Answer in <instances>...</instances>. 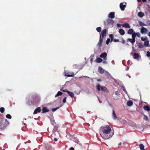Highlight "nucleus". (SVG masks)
<instances>
[{
  "label": "nucleus",
  "mask_w": 150,
  "mask_h": 150,
  "mask_svg": "<svg viewBox=\"0 0 150 150\" xmlns=\"http://www.w3.org/2000/svg\"><path fill=\"white\" fill-rule=\"evenodd\" d=\"M111 129L108 125L101 127L100 130V133L101 137L104 139H109L112 136L113 134H111Z\"/></svg>",
  "instance_id": "obj_1"
},
{
  "label": "nucleus",
  "mask_w": 150,
  "mask_h": 150,
  "mask_svg": "<svg viewBox=\"0 0 150 150\" xmlns=\"http://www.w3.org/2000/svg\"><path fill=\"white\" fill-rule=\"evenodd\" d=\"M9 124L8 122L6 119H0V128L5 127Z\"/></svg>",
  "instance_id": "obj_2"
},
{
  "label": "nucleus",
  "mask_w": 150,
  "mask_h": 150,
  "mask_svg": "<svg viewBox=\"0 0 150 150\" xmlns=\"http://www.w3.org/2000/svg\"><path fill=\"white\" fill-rule=\"evenodd\" d=\"M114 23L113 20L108 19L107 20L104 21V25H112Z\"/></svg>",
  "instance_id": "obj_3"
},
{
  "label": "nucleus",
  "mask_w": 150,
  "mask_h": 150,
  "mask_svg": "<svg viewBox=\"0 0 150 150\" xmlns=\"http://www.w3.org/2000/svg\"><path fill=\"white\" fill-rule=\"evenodd\" d=\"M64 73L65 76L68 77H73L74 75V73L72 72L65 71Z\"/></svg>",
  "instance_id": "obj_4"
},
{
  "label": "nucleus",
  "mask_w": 150,
  "mask_h": 150,
  "mask_svg": "<svg viewBox=\"0 0 150 150\" xmlns=\"http://www.w3.org/2000/svg\"><path fill=\"white\" fill-rule=\"evenodd\" d=\"M106 30L105 29L103 30L101 32L100 35V38L103 39L104 37L105 36L106 34Z\"/></svg>",
  "instance_id": "obj_5"
},
{
  "label": "nucleus",
  "mask_w": 150,
  "mask_h": 150,
  "mask_svg": "<svg viewBox=\"0 0 150 150\" xmlns=\"http://www.w3.org/2000/svg\"><path fill=\"white\" fill-rule=\"evenodd\" d=\"M107 54L106 53L104 52L102 53L100 56L101 58H103V59L105 60L107 59Z\"/></svg>",
  "instance_id": "obj_6"
},
{
  "label": "nucleus",
  "mask_w": 150,
  "mask_h": 150,
  "mask_svg": "<svg viewBox=\"0 0 150 150\" xmlns=\"http://www.w3.org/2000/svg\"><path fill=\"white\" fill-rule=\"evenodd\" d=\"M126 3H121L120 4V8L122 11H124L125 10V8L126 7Z\"/></svg>",
  "instance_id": "obj_7"
},
{
  "label": "nucleus",
  "mask_w": 150,
  "mask_h": 150,
  "mask_svg": "<svg viewBox=\"0 0 150 150\" xmlns=\"http://www.w3.org/2000/svg\"><path fill=\"white\" fill-rule=\"evenodd\" d=\"M148 32V30L147 29L145 28L144 27H142L141 29V31L140 32L142 34H144V33H147Z\"/></svg>",
  "instance_id": "obj_8"
},
{
  "label": "nucleus",
  "mask_w": 150,
  "mask_h": 150,
  "mask_svg": "<svg viewBox=\"0 0 150 150\" xmlns=\"http://www.w3.org/2000/svg\"><path fill=\"white\" fill-rule=\"evenodd\" d=\"M98 71L101 74L103 73L104 72V71H105L106 72H107L106 71H105L103 68L100 67H99Z\"/></svg>",
  "instance_id": "obj_9"
},
{
  "label": "nucleus",
  "mask_w": 150,
  "mask_h": 150,
  "mask_svg": "<svg viewBox=\"0 0 150 150\" xmlns=\"http://www.w3.org/2000/svg\"><path fill=\"white\" fill-rule=\"evenodd\" d=\"M108 17L111 18H113L115 17V12H110L108 15Z\"/></svg>",
  "instance_id": "obj_10"
},
{
  "label": "nucleus",
  "mask_w": 150,
  "mask_h": 150,
  "mask_svg": "<svg viewBox=\"0 0 150 150\" xmlns=\"http://www.w3.org/2000/svg\"><path fill=\"white\" fill-rule=\"evenodd\" d=\"M133 57L134 59H138L140 57V56L138 54L134 53Z\"/></svg>",
  "instance_id": "obj_11"
},
{
  "label": "nucleus",
  "mask_w": 150,
  "mask_h": 150,
  "mask_svg": "<svg viewBox=\"0 0 150 150\" xmlns=\"http://www.w3.org/2000/svg\"><path fill=\"white\" fill-rule=\"evenodd\" d=\"M103 41V39L100 38L99 41L97 44V46H98L99 47L101 46Z\"/></svg>",
  "instance_id": "obj_12"
},
{
  "label": "nucleus",
  "mask_w": 150,
  "mask_h": 150,
  "mask_svg": "<svg viewBox=\"0 0 150 150\" xmlns=\"http://www.w3.org/2000/svg\"><path fill=\"white\" fill-rule=\"evenodd\" d=\"M122 25L124 27L126 28H130V26L129 24L127 23H124Z\"/></svg>",
  "instance_id": "obj_13"
},
{
  "label": "nucleus",
  "mask_w": 150,
  "mask_h": 150,
  "mask_svg": "<svg viewBox=\"0 0 150 150\" xmlns=\"http://www.w3.org/2000/svg\"><path fill=\"white\" fill-rule=\"evenodd\" d=\"M112 116L113 119L115 120L117 119V116L115 113V111L114 110H112Z\"/></svg>",
  "instance_id": "obj_14"
},
{
  "label": "nucleus",
  "mask_w": 150,
  "mask_h": 150,
  "mask_svg": "<svg viewBox=\"0 0 150 150\" xmlns=\"http://www.w3.org/2000/svg\"><path fill=\"white\" fill-rule=\"evenodd\" d=\"M103 61V59L99 57H97L96 59L95 60V62L96 63H100Z\"/></svg>",
  "instance_id": "obj_15"
},
{
  "label": "nucleus",
  "mask_w": 150,
  "mask_h": 150,
  "mask_svg": "<svg viewBox=\"0 0 150 150\" xmlns=\"http://www.w3.org/2000/svg\"><path fill=\"white\" fill-rule=\"evenodd\" d=\"M41 111V109L40 108H36L34 111L33 114H36L38 112H39Z\"/></svg>",
  "instance_id": "obj_16"
},
{
  "label": "nucleus",
  "mask_w": 150,
  "mask_h": 150,
  "mask_svg": "<svg viewBox=\"0 0 150 150\" xmlns=\"http://www.w3.org/2000/svg\"><path fill=\"white\" fill-rule=\"evenodd\" d=\"M101 90L105 92H108V90L107 89V88L105 86H101L100 87Z\"/></svg>",
  "instance_id": "obj_17"
},
{
  "label": "nucleus",
  "mask_w": 150,
  "mask_h": 150,
  "mask_svg": "<svg viewBox=\"0 0 150 150\" xmlns=\"http://www.w3.org/2000/svg\"><path fill=\"white\" fill-rule=\"evenodd\" d=\"M144 44L146 47L149 46V41L148 40L145 41L144 42Z\"/></svg>",
  "instance_id": "obj_18"
},
{
  "label": "nucleus",
  "mask_w": 150,
  "mask_h": 150,
  "mask_svg": "<svg viewBox=\"0 0 150 150\" xmlns=\"http://www.w3.org/2000/svg\"><path fill=\"white\" fill-rule=\"evenodd\" d=\"M144 13L141 12H140L138 13V16L140 18H142L144 16Z\"/></svg>",
  "instance_id": "obj_19"
},
{
  "label": "nucleus",
  "mask_w": 150,
  "mask_h": 150,
  "mask_svg": "<svg viewBox=\"0 0 150 150\" xmlns=\"http://www.w3.org/2000/svg\"><path fill=\"white\" fill-rule=\"evenodd\" d=\"M127 41H129L133 45L134 43L135 42V40H134V39H128Z\"/></svg>",
  "instance_id": "obj_20"
},
{
  "label": "nucleus",
  "mask_w": 150,
  "mask_h": 150,
  "mask_svg": "<svg viewBox=\"0 0 150 150\" xmlns=\"http://www.w3.org/2000/svg\"><path fill=\"white\" fill-rule=\"evenodd\" d=\"M119 33L121 35H123L125 33V32L122 29H120L119 30Z\"/></svg>",
  "instance_id": "obj_21"
},
{
  "label": "nucleus",
  "mask_w": 150,
  "mask_h": 150,
  "mask_svg": "<svg viewBox=\"0 0 150 150\" xmlns=\"http://www.w3.org/2000/svg\"><path fill=\"white\" fill-rule=\"evenodd\" d=\"M133 102L131 100H129L127 102V105L129 106H131L132 105Z\"/></svg>",
  "instance_id": "obj_22"
},
{
  "label": "nucleus",
  "mask_w": 150,
  "mask_h": 150,
  "mask_svg": "<svg viewBox=\"0 0 150 150\" xmlns=\"http://www.w3.org/2000/svg\"><path fill=\"white\" fill-rule=\"evenodd\" d=\"M43 113H45L49 111V110L47 109V108L46 107H43L42 109Z\"/></svg>",
  "instance_id": "obj_23"
},
{
  "label": "nucleus",
  "mask_w": 150,
  "mask_h": 150,
  "mask_svg": "<svg viewBox=\"0 0 150 150\" xmlns=\"http://www.w3.org/2000/svg\"><path fill=\"white\" fill-rule=\"evenodd\" d=\"M134 33V30L133 29L130 28L128 30L127 33L128 34L131 35Z\"/></svg>",
  "instance_id": "obj_24"
},
{
  "label": "nucleus",
  "mask_w": 150,
  "mask_h": 150,
  "mask_svg": "<svg viewBox=\"0 0 150 150\" xmlns=\"http://www.w3.org/2000/svg\"><path fill=\"white\" fill-rule=\"evenodd\" d=\"M143 108L144 110H146L149 111L150 110V108L148 106H144Z\"/></svg>",
  "instance_id": "obj_25"
},
{
  "label": "nucleus",
  "mask_w": 150,
  "mask_h": 150,
  "mask_svg": "<svg viewBox=\"0 0 150 150\" xmlns=\"http://www.w3.org/2000/svg\"><path fill=\"white\" fill-rule=\"evenodd\" d=\"M139 146L141 150H144V146L143 144H140Z\"/></svg>",
  "instance_id": "obj_26"
},
{
  "label": "nucleus",
  "mask_w": 150,
  "mask_h": 150,
  "mask_svg": "<svg viewBox=\"0 0 150 150\" xmlns=\"http://www.w3.org/2000/svg\"><path fill=\"white\" fill-rule=\"evenodd\" d=\"M139 24L141 26H143L146 25V24H144L141 21H139Z\"/></svg>",
  "instance_id": "obj_27"
},
{
  "label": "nucleus",
  "mask_w": 150,
  "mask_h": 150,
  "mask_svg": "<svg viewBox=\"0 0 150 150\" xmlns=\"http://www.w3.org/2000/svg\"><path fill=\"white\" fill-rule=\"evenodd\" d=\"M144 117L143 118L146 121H149V120L147 116L145 115H144Z\"/></svg>",
  "instance_id": "obj_28"
},
{
  "label": "nucleus",
  "mask_w": 150,
  "mask_h": 150,
  "mask_svg": "<svg viewBox=\"0 0 150 150\" xmlns=\"http://www.w3.org/2000/svg\"><path fill=\"white\" fill-rule=\"evenodd\" d=\"M141 40H142V41H146V40H148V38L146 37H142L141 38Z\"/></svg>",
  "instance_id": "obj_29"
},
{
  "label": "nucleus",
  "mask_w": 150,
  "mask_h": 150,
  "mask_svg": "<svg viewBox=\"0 0 150 150\" xmlns=\"http://www.w3.org/2000/svg\"><path fill=\"white\" fill-rule=\"evenodd\" d=\"M68 94L71 97H73L74 96V94L73 93L69 91H67Z\"/></svg>",
  "instance_id": "obj_30"
},
{
  "label": "nucleus",
  "mask_w": 150,
  "mask_h": 150,
  "mask_svg": "<svg viewBox=\"0 0 150 150\" xmlns=\"http://www.w3.org/2000/svg\"><path fill=\"white\" fill-rule=\"evenodd\" d=\"M96 87L97 89L99 91H100L101 90V88H100V86L99 84H98L96 85Z\"/></svg>",
  "instance_id": "obj_31"
},
{
  "label": "nucleus",
  "mask_w": 150,
  "mask_h": 150,
  "mask_svg": "<svg viewBox=\"0 0 150 150\" xmlns=\"http://www.w3.org/2000/svg\"><path fill=\"white\" fill-rule=\"evenodd\" d=\"M136 33L135 32H134L132 34V38L134 39V40H135V37L136 36V35H135Z\"/></svg>",
  "instance_id": "obj_32"
},
{
  "label": "nucleus",
  "mask_w": 150,
  "mask_h": 150,
  "mask_svg": "<svg viewBox=\"0 0 150 150\" xmlns=\"http://www.w3.org/2000/svg\"><path fill=\"white\" fill-rule=\"evenodd\" d=\"M62 94V93H61L60 91H58V92L55 95V97H57L59 95H61Z\"/></svg>",
  "instance_id": "obj_33"
},
{
  "label": "nucleus",
  "mask_w": 150,
  "mask_h": 150,
  "mask_svg": "<svg viewBox=\"0 0 150 150\" xmlns=\"http://www.w3.org/2000/svg\"><path fill=\"white\" fill-rule=\"evenodd\" d=\"M0 111L1 112L3 113L4 111V107H1L0 108Z\"/></svg>",
  "instance_id": "obj_34"
},
{
  "label": "nucleus",
  "mask_w": 150,
  "mask_h": 150,
  "mask_svg": "<svg viewBox=\"0 0 150 150\" xmlns=\"http://www.w3.org/2000/svg\"><path fill=\"white\" fill-rule=\"evenodd\" d=\"M6 117L9 119H10L11 118V116L9 114H8L6 115Z\"/></svg>",
  "instance_id": "obj_35"
},
{
  "label": "nucleus",
  "mask_w": 150,
  "mask_h": 150,
  "mask_svg": "<svg viewBox=\"0 0 150 150\" xmlns=\"http://www.w3.org/2000/svg\"><path fill=\"white\" fill-rule=\"evenodd\" d=\"M101 28L100 27H97L96 28L97 31L99 32H100L101 31Z\"/></svg>",
  "instance_id": "obj_36"
},
{
  "label": "nucleus",
  "mask_w": 150,
  "mask_h": 150,
  "mask_svg": "<svg viewBox=\"0 0 150 150\" xmlns=\"http://www.w3.org/2000/svg\"><path fill=\"white\" fill-rule=\"evenodd\" d=\"M59 108H60V107H57V108H53L52 109V111L53 112H54L56 110H57Z\"/></svg>",
  "instance_id": "obj_37"
},
{
  "label": "nucleus",
  "mask_w": 150,
  "mask_h": 150,
  "mask_svg": "<svg viewBox=\"0 0 150 150\" xmlns=\"http://www.w3.org/2000/svg\"><path fill=\"white\" fill-rule=\"evenodd\" d=\"M135 35L139 38L141 36V35L139 33H136Z\"/></svg>",
  "instance_id": "obj_38"
},
{
  "label": "nucleus",
  "mask_w": 150,
  "mask_h": 150,
  "mask_svg": "<svg viewBox=\"0 0 150 150\" xmlns=\"http://www.w3.org/2000/svg\"><path fill=\"white\" fill-rule=\"evenodd\" d=\"M110 38L111 39V41L113 40V35L112 34H110L109 35Z\"/></svg>",
  "instance_id": "obj_39"
},
{
  "label": "nucleus",
  "mask_w": 150,
  "mask_h": 150,
  "mask_svg": "<svg viewBox=\"0 0 150 150\" xmlns=\"http://www.w3.org/2000/svg\"><path fill=\"white\" fill-rule=\"evenodd\" d=\"M110 41V40L109 39H108L106 42V44L107 45H108Z\"/></svg>",
  "instance_id": "obj_40"
},
{
  "label": "nucleus",
  "mask_w": 150,
  "mask_h": 150,
  "mask_svg": "<svg viewBox=\"0 0 150 150\" xmlns=\"http://www.w3.org/2000/svg\"><path fill=\"white\" fill-rule=\"evenodd\" d=\"M146 25L150 26V21H148L146 22Z\"/></svg>",
  "instance_id": "obj_41"
},
{
  "label": "nucleus",
  "mask_w": 150,
  "mask_h": 150,
  "mask_svg": "<svg viewBox=\"0 0 150 150\" xmlns=\"http://www.w3.org/2000/svg\"><path fill=\"white\" fill-rule=\"evenodd\" d=\"M138 46L139 48H141L142 47H143V46L142 45L139 44L138 45Z\"/></svg>",
  "instance_id": "obj_42"
},
{
  "label": "nucleus",
  "mask_w": 150,
  "mask_h": 150,
  "mask_svg": "<svg viewBox=\"0 0 150 150\" xmlns=\"http://www.w3.org/2000/svg\"><path fill=\"white\" fill-rule=\"evenodd\" d=\"M147 56L148 57H149L150 56V52L148 51L147 52Z\"/></svg>",
  "instance_id": "obj_43"
},
{
  "label": "nucleus",
  "mask_w": 150,
  "mask_h": 150,
  "mask_svg": "<svg viewBox=\"0 0 150 150\" xmlns=\"http://www.w3.org/2000/svg\"><path fill=\"white\" fill-rule=\"evenodd\" d=\"M66 97H65L64 98V99L63 100V103H64L66 102Z\"/></svg>",
  "instance_id": "obj_44"
},
{
  "label": "nucleus",
  "mask_w": 150,
  "mask_h": 150,
  "mask_svg": "<svg viewBox=\"0 0 150 150\" xmlns=\"http://www.w3.org/2000/svg\"><path fill=\"white\" fill-rule=\"evenodd\" d=\"M73 67L74 68H76L77 67V65L75 64V65H73Z\"/></svg>",
  "instance_id": "obj_45"
},
{
  "label": "nucleus",
  "mask_w": 150,
  "mask_h": 150,
  "mask_svg": "<svg viewBox=\"0 0 150 150\" xmlns=\"http://www.w3.org/2000/svg\"><path fill=\"white\" fill-rule=\"evenodd\" d=\"M123 90L125 91V92L126 93H127V91L126 90V89H125V88H123Z\"/></svg>",
  "instance_id": "obj_46"
},
{
  "label": "nucleus",
  "mask_w": 150,
  "mask_h": 150,
  "mask_svg": "<svg viewBox=\"0 0 150 150\" xmlns=\"http://www.w3.org/2000/svg\"><path fill=\"white\" fill-rule=\"evenodd\" d=\"M117 27L119 28L120 26V24L119 23H118L117 25Z\"/></svg>",
  "instance_id": "obj_47"
},
{
  "label": "nucleus",
  "mask_w": 150,
  "mask_h": 150,
  "mask_svg": "<svg viewBox=\"0 0 150 150\" xmlns=\"http://www.w3.org/2000/svg\"><path fill=\"white\" fill-rule=\"evenodd\" d=\"M103 64H107V61H103Z\"/></svg>",
  "instance_id": "obj_48"
},
{
  "label": "nucleus",
  "mask_w": 150,
  "mask_h": 150,
  "mask_svg": "<svg viewBox=\"0 0 150 150\" xmlns=\"http://www.w3.org/2000/svg\"><path fill=\"white\" fill-rule=\"evenodd\" d=\"M70 150H74V149L72 147L70 148Z\"/></svg>",
  "instance_id": "obj_49"
},
{
  "label": "nucleus",
  "mask_w": 150,
  "mask_h": 150,
  "mask_svg": "<svg viewBox=\"0 0 150 150\" xmlns=\"http://www.w3.org/2000/svg\"><path fill=\"white\" fill-rule=\"evenodd\" d=\"M54 140L55 141V142H56L57 141V138H54Z\"/></svg>",
  "instance_id": "obj_50"
},
{
  "label": "nucleus",
  "mask_w": 150,
  "mask_h": 150,
  "mask_svg": "<svg viewBox=\"0 0 150 150\" xmlns=\"http://www.w3.org/2000/svg\"><path fill=\"white\" fill-rule=\"evenodd\" d=\"M83 77H85V78H90L88 76H83Z\"/></svg>",
  "instance_id": "obj_51"
},
{
  "label": "nucleus",
  "mask_w": 150,
  "mask_h": 150,
  "mask_svg": "<svg viewBox=\"0 0 150 150\" xmlns=\"http://www.w3.org/2000/svg\"><path fill=\"white\" fill-rule=\"evenodd\" d=\"M148 35L150 38V32H149V33H148Z\"/></svg>",
  "instance_id": "obj_52"
},
{
  "label": "nucleus",
  "mask_w": 150,
  "mask_h": 150,
  "mask_svg": "<svg viewBox=\"0 0 150 150\" xmlns=\"http://www.w3.org/2000/svg\"><path fill=\"white\" fill-rule=\"evenodd\" d=\"M132 126L133 127H135L136 126V124H135L134 123L133 125Z\"/></svg>",
  "instance_id": "obj_53"
},
{
  "label": "nucleus",
  "mask_w": 150,
  "mask_h": 150,
  "mask_svg": "<svg viewBox=\"0 0 150 150\" xmlns=\"http://www.w3.org/2000/svg\"><path fill=\"white\" fill-rule=\"evenodd\" d=\"M63 91H64V92H67H67L68 91L67 90H63Z\"/></svg>",
  "instance_id": "obj_54"
},
{
  "label": "nucleus",
  "mask_w": 150,
  "mask_h": 150,
  "mask_svg": "<svg viewBox=\"0 0 150 150\" xmlns=\"http://www.w3.org/2000/svg\"><path fill=\"white\" fill-rule=\"evenodd\" d=\"M75 142L76 143H78V140H76Z\"/></svg>",
  "instance_id": "obj_55"
},
{
  "label": "nucleus",
  "mask_w": 150,
  "mask_h": 150,
  "mask_svg": "<svg viewBox=\"0 0 150 150\" xmlns=\"http://www.w3.org/2000/svg\"><path fill=\"white\" fill-rule=\"evenodd\" d=\"M143 2H145L146 1V0H142Z\"/></svg>",
  "instance_id": "obj_56"
},
{
  "label": "nucleus",
  "mask_w": 150,
  "mask_h": 150,
  "mask_svg": "<svg viewBox=\"0 0 150 150\" xmlns=\"http://www.w3.org/2000/svg\"><path fill=\"white\" fill-rule=\"evenodd\" d=\"M97 80L98 81H101V79H98V80Z\"/></svg>",
  "instance_id": "obj_57"
},
{
  "label": "nucleus",
  "mask_w": 150,
  "mask_h": 150,
  "mask_svg": "<svg viewBox=\"0 0 150 150\" xmlns=\"http://www.w3.org/2000/svg\"><path fill=\"white\" fill-rule=\"evenodd\" d=\"M121 144H122V143H121V142H120V143H119V145H121Z\"/></svg>",
  "instance_id": "obj_58"
},
{
  "label": "nucleus",
  "mask_w": 150,
  "mask_h": 150,
  "mask_svg": "<svg viewBox=\"0 0 150 150\" xmlns=\"http://www.w3.org/2000/svg\"><path fill=\"white\" fill-rule=\"evenodd\" d=\"M137 1L138 2H139L141 0H137Z\"/></svg>",
  "instance_id": "obj_59"
},
{
  "label": "nucleus",
  "mask_w": 150,
  "mask_h": 150,
  "mask_svg": "<svg viewBox=\"0 0 150 150\" xmlns=\"http://www.w3.org/2000/svg\"><path fill=\"white\" fill-rule=\"evenodd\" d=\"M92 59H91V60H90L91 63H92Z\"/></svg>",
  "instance_id": "obj_60"
},
{
  "label": "nucleus",
  "mask_w": 150,
  "mask_h": 150,
  "mask_svg": "<svg viewBox=\"0 0 150 150\" xmlns=\"http://www.w3.org/2000/svg\"><path fill=\"white\" fill-rule=\"evenodd\" d=\"M129 78H130V76H129Z\"/></svg>",
  "instance_id": "obj_61"
},
{
  "label": "nucleus",
  "mask_w": 150,
  "mask_h": 150,
  "mask_svg": "<svg viewBox=\"0 0 150 150\" xmlns=\"http://www.w3.org/2000/svg\"><path fill=\"white\" fill-rule=\"evenodd\" d=\"M118 41V40H116V41Z\"/></svg>",
  "instance_id": "obj_62"
},
{
  "label": "nucleus",
  "mask_w": 150,
  "mask_h": 150,
  "mask_svg": "<svg viewBox=\"0 0 150 150\" xmlns=\"http://www.w3.org/2000/svg\"><path fill=\"white\" fill-rule=\"evenodd\" d=\"M132 49H134V47H132Z\"/></svg>",
  "instance_id": "obj_63"
},
{
  "label": "nucleus",
  "mask_w": 150,
  "mask_h": 150,
  "mask_svg": "<svg viewBox=\"0 0 150 150\" xmlns=\"http://www.w3.org/2000/svg\"><path fill=\"white\" fill-rule=\"evenodd\" d=\"M81 77H80L79 78H81Z\"/></svg>",
  "instance_id": "obj_64"
}]
</instances>
